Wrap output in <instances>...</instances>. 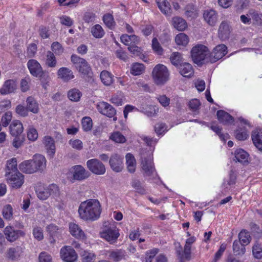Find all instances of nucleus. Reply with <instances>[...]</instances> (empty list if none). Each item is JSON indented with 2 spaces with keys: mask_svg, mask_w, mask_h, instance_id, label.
Segmentation results:
<instances>
[{
  "mask_svg": "<svg viewBox=\"0 0 262 262\" xmlns=\"http://www.w3.org/2000/svg\"><path fill=\"white\" fill-rule=\"evenodd\" d=\"M119 235L118 230L114 226L109 227L101 233V236L110 243L115 242Z\"/></svg>",
  "mask_w": 262,
  "mask_h": 262,
  "instance_id": "15",
  "label": "nucleus"
},
{
  "mask_svg": "<svg viewBox=\"0 0 262 262\" xmlns=\"http://www.w3.org/2000/svg\"><path fill=\"white\" fill-rule=\"evenodd\" d=\"M126 165L128 171L130 173H134L136 170V161L134 156L128 153L126 155Z\"/></svg>",
  "mask_w": 262,
  "mask_h": 262,
  "instance_id": "37",
  "label": "nucleus"
},
{
  "mask_svg": "<svg viewBox=\"0 0 262 262\" xmlns=\"http://www.w3.org/2000/svg\"><path fill=\"white\" fill-rule=\"evenodd\" d=\"M175 41L177 45L185 46L188 43V37L185 34L181 33L176 36Z\"/></svg>",
  "mask_w": 262,
  "mask_h": 262,
  "instance_id": "49",
  "label": "nucleus"
},
{
  "mask_svg": "<svg viewBox=\"0 0 262 262\" xmlns=\"http://www.w3.org/2000/svg\"><path fill=\"white\" fill-rule=\"evenodd\" d=\"M132 186L136 190V192L141 194L145 193V189L142 185L141 182L138 179L133 180L131 183Z\"/></svg>",
  "mask_w": 262,
  "mask_h": 262,
  "instance_id": "48",
  "label": "nucleus"
},
{
  "mask_svg": "<svg viewBox=\"0 0 262 262\" xmlns=\"http://www.w3.org/2000/svg\"><path fill=\"white\" fill-rule=\"evenodd\" d=\"M5 177L7 183L13 188H19L24 183V176L19 172L13 173H10V172H9Z\"/></svg>",
  "mask_w": 262,
  "mask_h": 262,
  "instance_id": "7",
  "label": "nucleus"
},
{
  "mask_svg": "<svg viewBox=\"0 0 262 262\" xmlns=\"http://www.w3.org/2000/svg\"><path fill=\"white\" fill-rule=\"evenodd\" d=\"M216 115L219 121L224 125H229L233 123V117L224 110H219Z\"/></svg>",
  "mask_w": 262,
  "mask_h": 262,
  "instance_id": "22",
  "label": "nucleus"
},
{
  "mask_svg": "<svg viewBox=\"0 0 262 262\" xmlns=\"http://www.w3.org/2000/svg\"><path fill=\"white\" fill-rule=\"evenodd\" d=\"M4 234L7 240L14 242L21 237H25L26 232L21 230L15 229L14 227L8 226L4 229Z\"/></svg>",
  "mask_w": 262,
  "mask_h": 262,
  "instance_id": "8",
  "label": "nucleus"
},
{
  "mask_svg": "<svg viewBox=\"0 0 262 262\" xmlns=\"http://www.w3.org/2000/svg\"><path fill=\"white\" fill-rule=\"evenodd\" d=\"M36 193L38 199L41 200H46L49 197L47 187L36 190Z\"/></svg>",
  "mask_w": 262,
  "mask_h": 262,
  "instance_id": "55",
  "label": "nucleus"
},
{
  "mask_svg": "<svg viewBox=\"0 0 262 262\" xmlns=\"http://www.w3.org/2000/svg\"><path fill=\"white\" fill-rule=\"evenodd\" d=\"M178 69L180 74L185 77H190L194 73L192 66L187 62L180 64Z\"/></svg>",
  "mask_w": 262,
  "mask_h": 262,
  "instance_id": "27",
  "label": "nucleus"
},
{
  "mask_svg": "<svg viewBox=\"0 0 262 262\" xmlns=\"http://www.w3.org/2000/svg\"><path fill=\"white\" fill-rule=\"evenodd\" d=\"M60 255L62 259L66 262H73L77 258L75 251L71 247L62 248L60 250Z\"/></svg>",
  "mask_w": 262,
  "mask_h": 262,
  "instance_id": "14",
  "label": "nucleus"
},
{
  "mask_svg": "<svg viewBox=\"0 0 262 262\" xmlns=\"http://www.w3.org/2000/svg\"><path fill=\"white\" fill-rule=\"evenodd\" d=\"M100 77L102 82L105 85H111L114 81V76L107 71H102L100 73Z\"/></svg>",
  "mask_w": 262,
  "mask_h": 262,
  "instance_id": "34",
  "label": "nucleus"
},
{
  "mask_svg": "<svg viewBox=\"0 0 262 262\" xmlns=\"http://www.w3.org/2000/svg\"><path fill=\"white\" fill-rule=\"evenodd\" d=\"M152 48L158 54L161 55L162 54L163 49L156 38H154L152 40Z\"/></svg>",
  "mask_w": 262,
  "mask_h": 262,
  "instance_id": "63",
  "label": "nucleus"
},
{
  "mask_svg": "<svg viewBox=\"0 0 262 262\" xmlns=\"http://www.w3.org/2000/svg\"><path fill=\"white\" fill-rule=\"evenodd\" d=\"M103 21L108 28L111 29L114 28L115 22L112 14L109 13L105 14L103 17Z\"/></svg>",
  "mask_w": 262,
  "mask_h": 262,
  "instance_id": "47",
  "label": "nucleus"
},
{
  "mask_svg": "<svg viewBox=\"0 0 262 262\" xmlns=\"http://www.w3.org/2000/svg\"><path fill=\"white\" fill-rule=\"evenodd\" d=\"M252 252L255 258L260 259L262 257V248L259 245L256 244L253 247Z\"/></svg>",
  "mask_w": 262,
  "mask_h": 262,
  "instance_id": "62",
  "label": "nucleus"
},
{
  "mask_svg": "<svg viewBox=\"0 0 262 262\" xmlns=\"http://www.w3.org/2000/svg\"><path fill=\"white\" fill-rule=\"evenodd\" d=\"M46 228L50 235L49 238V242L51 244H54L56 242V239L58 238L60 236L61 229L57 226L52 224L48 225Z\"/></svg>",
  "mask_w": 262,
  "mask_h": 262,
  "instance_id": "19",
  "label": "nucleus"
},
{
  "mask_svg": "<svg viewBox=\"0 0 262 262\" xmlns=\"http://www.w3.org/2000/svg\"><path fill=\"white\" fill-rule=\"evenodd\" d=\"M9 172L10 173L19 172L17 167V160L15 158H13L7 162L5 176H7Z\"/></svg>",
  "mask_w": 262,
  "mask_h": 262,
  "instance_id": "38",
  "label": "nucleus"
},
{
  "mask_svg": "<svg viewBox=\"0 0 262 262\" xmlns=\"http://www.w3.org/2000/svg\"><path fill=\"white\" fill-rule=\"evenodd\" d=\"M235 134L236 139L240 141L247 139L249 136L247 131L245 129H238L235 131Z\"/></svg>",
  "mask_w": 262,
  "mask_h": 262,
  "instance_id": "56",
  "label": "nucleus"
},
{
  "mask_svg": "<svg viewBox=\"0 0 262 262\" xmlns=\"http://www.w3.org/2000/svg\"><path fill=\"white\" fill-rule=\"evenodd\" d=\"M172 25L178 31H182L187 27V24L183 18L176 16L172 19Z\"/></svg>",
  "mask_w": 262,
  "mask_h": 262,
  "instance_id": "30",
  "label": "nucleus"
},
{
  "mask_svg": "<svg viewBox=\"0 0 262 262\" xmlns=\"http://www.w3.org/2000/svg\"><path fill=\"white\" fill-rule=\"evenodd\" d=\"M2 214L4 219L10 221L13 217V208L10 205H5L2 210Z\"/></svg>",
  "mask_w": 262,
  "mask_h": 262,
  "instance_id": "45",
  "label": "nucleus"
},
{
  "mask_svg": "<svg viewBox=\"0 0 262 262\" xmlns=\"http://www.w3.org/2000/svg\"><path fill=\"white\" fill-rule=\"evenodd\" d=\"M23 129L22 123L18 120L13 121L10 125V131L12 136L21 135Z\"/></svg>",
  "mask_w": 262,
  "mask_h": 262,
  "instance_id": "31",
  "label": "nucleus"
},
{
  "mask_svg": "<svg viewBox=\"0 0 262 262\" xmlns=\"http://www.w3.org/2000/svg\"><path fill=\"white\" fill-rule=\"evenodd\" d=\"M235 159L236 162L243 163L247 161L248 154L243 149H238L235 151Z\"/></svg>",
  "mask_w": 262,
  "mask_h": 262,
  "instance_id": "39",
  "label": "nucleus"
},
{
  "mask_svg": "<svg viewBox=\"0 0 262 262\" xmlns=\"http://www.w3.org/2000/svg\"><path fill=\"white\" fill-rule=\"evenodd\" d=\"M45 64L48 68H54L57 66V61L55 54L51 51L47 52L45 59Z\"/></svg>",
  "mask_w": 262,
  "mask_h": 262,
  "instance_id": "32",
  "label": "nucleus"
},
{
  "mask_svg": "<svg viewBox=\"0 0 262 262\" xmlns=\"http://www.w3.org/2000/svg\"><path fill=\"white\" fill-rule=\"evenodd\" d=\"M123 158L118 154L112 155L109 160L111 169L115 172H119L123 168Z\"/></svg>",
  "mask_w": 262,
  "mask_h": 262,
  "instance_id": "10",
  "label": "nucleus"
},
{
  "mask_svg": "<svg viewBox=\"0 0 262 262\" xmlns=\"http://www.w3.org/2000/svg\"><path fill=\"white\" fill-rule=\"evenodd\" d=\"M39 262H52L51 255L46 252H42L39 256Z\"/></svg>",
  "mask_w": 262,
  "mask_h": 262,
  "instance_id": "64",
  "label": "nucleus"
},
{
  "mask_svg": "<svg viewBox=\"0 0 262 262\" xmlns=\"http://www.w3.org/2000/svg\"><path fill=\"white\" fill-rule=\"evenodd\" d=\"M203 18L211 26H214L217 20V13L213 9H206L203 12Z\"/></svg>",
  "mask_w": 262,
  "mask_h": 262,
  "instance_id": "18",
  "label": "nucleus"
},
{
  "mask_svg": "<svg viewBox=\"0 0 262 262\" xmlns=\"http://www.w3.org/2000/svg\"><path fill=\"white\" fill-rule=\"evenodd\" d=\"M71 59L75 69L83 75V78L88 81L93 79L92 68L85 59L76 55H72Z\"/></svg>",
  "mask_w": 262,
  "mask_h": 262,
  "instance_id": "2",
  "label": "nucleus"
},
{
  "mask_svg": "<svg viewBox=\"0 0 262 262\" xmlns=\"http://www.w3.org/2000/svg\"><path fill=\"white\" fill-rule=\"evenodd\" d=\"M251 138L256 148L262 151V131L257 129L252 131Z\"/></svg>",
  "mask_w": 262,
  "mask_h": 262,
  "instance_id": "25",
  "label": "nucleus"
},
{
  "mask_svg": "<svg viewBox=\"0 0 262 262\" xmlns=\"http://www.w3.org/2000/svg\"><path fill=\"white\" fill-rule=\"evenodd\" d=\"M238 241L245 246L250 243L251 237L249 232L243 230L238 234Z\"/></svg>",
  "mask_w": 262,
  "mask_h": 262,
  "instance_id": "43",
  "label": "nucleus"
},
{
  "mask_svg": "<svg viewBox=\"0 0 262 262\" xmlns=\"http://www.w3.org/2000/svg\"><path fill=\"white\" fill-rule=\"evenodd\" d=\"M92 35L96 38H102L104 34V30L102 27L99 25H96L91 29Z\"/></svg>",
  "mask_w": 262,
  "mask_h": 262,
  "instance_id": "46",
  "label": "nucleus"
},
{
  "mask_svg": "<svg viewBox=\"0 0 262 262\" xmlns=\"http://www.w3.org/2000/svg\"><path fill=\"white\" fill-rule=\"evenodd\" d=\"M47 187L49 196H51L53 198L59 196L60 194V189L57 185L55 184H51L47 186Z\"/></svg>",
  "mask_w": 262,
  "mask_h": 262,
  "instance_id": "42",
  "label": "nucleus"
},
{
  "mask_svg": "<svg viewBox=\"0 0 262 262\" xmlns=\"http://www.w3.org/2000/svg\"><path fill=\"white\" fill-rule=\"evenodd\" d=\"M111 139L117 143H124L126 141L124 136L118 132L113 133Z\"/></svg>",
  "mask_w": 262,
  "mask_h": 262,
  "instance_id": "58",
  "label": "nucleus"
},
{
  "mask_svg": "<svg viewBox=\"0 0 262 262\" xmlns=\"http://www.w3.org/2000/svg\"><path fill=\"white\" fill-rule=\"evenodd\" d=\"M68 175L70 182L74 183L75 181H83L86 179L90 177V173L83 166L77 165L70 168Z\"/></svg>",
  "mask_w": 262,
  "mask_h": 262,
  "instance_id": "5",
  "label": "nucleus"
},
{
  "mask_svg": "<svg viewBox=\"0 0 262 262\" xmlns=\"http://www.w3.org/2000/svg\"><path fill=\"white\" fill-rule=\"evenodd\" d=\"M68 96L70 100L77 102L81 96V93L78 89H72L68 92Z\"/></svg>",
  "mask_w": 262,
  "mask_h": 262,
  "instance_id": "44",
  "label": "nucleus"
},
{
  "mask_svg": "<svg viewBox=\"0 0 262 262\" xmlns=\"http://www.w3.org/2000/svg\"><path fill=\"white\" fill-rule=\"evenodd\" d=\"M15 112L18 115L23 117H25L28 115L27 108L21 104H19L16 107Z\"/></svg>",
  "mask_w": 262,
  "mask_h": 262,
  "instance_id": "60",
  "label": "nucleus"
},
{
  "mask_svg": "<svg viewBox=\"0 0 262 262\" xmlns=\"http://www.w3.org/2000/svg\"><path fill=\"white\" fill-rule=\"evenodd\" d=\"M57 74L58 78L64 82H68L74 78V75L72 70L66 67L59 68Z\"/></svg>",
  "mask_w": 262,
  "mask_h": 262,
  "instance_id": "20",
  "label": "nucleus"
},
{
  "mask_svg": "<svg viewBox=\"0 0 262 262\" xmlns=\"http://www.w3.org/2000/svg\"><path fill=\"white\" fill-rule=\"evenodd\" d=\"M231 31V28L227 21H223L221 23L219 31L218 36L222 40H225L229 38Z\"/></svg>",
  "mask_w": 262,
  "mask_h": 262,
  "instance_id": "17",
  "label": "nucleus"
},
{
  "mask_svg": "<svg viewBox=\"0 0 262 262\" xmlns=\"http://www.w3.org/2000/svg\"><path fill=\"white\" fill-rule=\"evenodd\" d=\"M233 251L236 255H243L246 251L245 245L240 241L235 240L233 244Z\"/></svg>",
  "mask_w": 262,
  "mask_h": 262,
  "instance_id": "41",
  "label": "nucleus"
},
{
  "mask_svg": "<svg viewBox=\"0 0 262 262\" xmlns=\"http://www.w3.org/2000/svg\"><path fill=\"white\" fill-rule=\"evenodd\" d=\"M156 2L158 7L163 14L167 16L171 15V5L167 0H156Z\"/></svg>",
  "mask_w": 262,
  "mask_h": 262,
  "instance_id": "23",
  "label": "nucleus"
},
{
  "mask_svg": "<svg viewBox=\"0 0 262 262\" xmlns=\"http://www.w3.org/2000/svg\"><path fill=\"white\" fill-rule=\"evenodd\" d=\"M249 14L251 18L255 23L259 26H262V13L255 11H250Z\"/></svg>",
  "mask_w": 262,
  "mask_h": 262,
  "instance_id": "52",
  "label": "nucleus"
},
{
  "mask_svg": "<svg viewBox=\"0 0 262 262\" xmlns=\"http://www.w3.org/2000/svg\"><path fill=\"white\" fill-rule=\"evenodd\" d=\"M69 231L72 236L78 239H84L85 234L80 227L74 223L69 224Z\"/></svg>",
  "mask_w": 262,
  "mask_h": 262,
  "instance_id": "21",
  "label": "nucleus"
},
{
  "mask_svg": "<svg viewBox=\"0 0 262 262\" xmlns=\"http://www.w3.org/2000/svg\"><path fill=\"white\" fill-rule=\"evenodd\" d=\"M26 102L28 111L34 114H37L38 112V104L33 97L31 96L28 97L27 98Z\"/></svg>",
  "mask_w": 262,
  "mask_h": 262,
  "instance_id": "36",
  "label": "nucleus"
},
{
  "mask_svg": "<svg viewBox=\"0 0 262 262\" xmlns=\"http://www.w3.org/2000/svg\"><path fill=\"white\" fill-rule=\"evenodd\" d=\"M142 168L144 171V175L150 176L155 171L152 160L150 156L141 157Z\"/></svg>",
  "mask_w": 262,
  "mask_h": 262,
  "instance_id": "12",
  "label": "nucleus"
},
{
  "mask_svg": "<svg viewBox=\"0 0 262 262\" xmlns=\"http://www.w3.org/2000/svg\"><path fill=\"white\" fill-rule=\"evenodd\" d=\"M210 53L208 48L202 45H198L192 48L191 55L193 62L197 64H202L209 61Z\"/></svg>",
  "mask_w": 262,
  "mask_h": 262,
  "instance_id": "3",
  "label": "nucleus"
},
{
  "mask_svg": "<svg viewBox=\"0 0 262 262\" xmlns=\"http://www.w3.org/2000/svg\"><path fill=\"white\" fill-rule=\"evenodd\" d=\"M86 166L90 171L97 175H102L106 172L105 165L97 159L89 160Z\"/></svg>",
  "mask_w": 262,
  "mask_h": 262,
  "instance_id": "6",
  "label": "nucleus"
},
{
  "mask_svg": "<svg viewBox=\"0 0 262 262\" xmlns=\"http://www.w3.org/2000/svg\"><path fill=\"white\" fill-rule=\"evenodd\" d=\"M14 138L13 139L12 142L13 146L16 148H18L20 147L24 140V136L22 135H14Z\"/></svg>",
  "mask_w": 262,
  "mask_h": 262,
  "instance_id": "57",
  "label": "nucleus"
},
{
  "mask_svg": "<svg viewBox=\"0 0 262 262\" xmlns=\"http://www.w3.org/2000/svg\"><path fill=\"white\" fill-rule=\"evenodd\" d=\"M158 252L159 250L157 248L147 251L146 253L145 262H152V259Z\"/></svg>",
  "mask_w": 262,
  "mask_h": 262,
  "instance_id": "61",
  "label": "nucleus"
},
{
  "mask_svg": "<svg viewBox=\"0 0 262 262\" xmlns=\"http://www.w3.org/2000/svg\"><path fill=\"white\" fill-rule=\"evenodd\" d=\"M33 165L36 168V172L42 170L46 166V159L41 155H35L32 159Z\"/></svg>",
  "mask_w": 262,
  "mask_h": 262,
  "instance_id": "29",
  "label": "nucleus"
},
{
  "mask_svg": "<svg viewBox=\"0 0 262 262\" xmlns=\"http://www.w3.org/2000/svg\"><path fill=\"white\" fill-rule=\"evenodd\" d=\"M43 144L50 157H52L55 152V146L54 139L50 136H45L43 141Z\"/></svg>",
  "mask_w": 262,
  "mask_h": 262,
  "instance_id": "26",
  "label": "nucleus"
},
{
  "mask_svg": "<svg viewBox=\"0 0 262 262\" xmlns=\"http://www.w3.org/2000/svg\"><path fill=\"white\" fill-rule=\"evenodd\" d=\"M19 168L22 172L28 174L36 172V168L33 165L32 160L23 161L19 165Z\"/></svg>",
  "mask_w": 262,
  "mask_h": 262,
  "instance_id": "24",
  "label": "nucleus"
},
{
  "mask_svg": "<svg viewBox=\"0 0 262 262\" xmlns=\"http://www.w3.org/2000/svg\"><path fill=\"white\" fill-rule=\"evenodd\" d=\"M17 89V83L13 79H8L4 82L0 89V93L5 95L15 92Z\"/></svg>",
  "mask_w": 262,
  "mask_h": 262,
  "instance_id": "16",
  "label": "nucleus"
},
{
  "mask_svg": "<svg viewBox=\"0 0 262 262\" xmlns=\"http://www.w3.org/2000/svg\"><path fill=\"white\" fill-rule=\"evenodd\" d=\"M109 257L115 262L126 259V253L124 250H117L110 252Z\"/></svg>",
  "mask_w": 262,
  "mask_h": 262,
  "instance_id": "33",
  "label": "nucleus"
},
{
  "mask_svg": "<svg viewBox=\"0 0 262 262\" xmlns=\"http://www.w3.org/2000/svg\"><path fill=\"white\" fill-rule=\"evenodd\" d=\"M120 39L123 43L127 46L132 43H138L140 41L139 37L135 35L123 34L121 35Z\"/></svg>",
  "mask_w": 262,
  "mask_h": 262,
  "instance_id": "35",
  "label": "nucleus"
},
{
  "mask_svg": "<svg viewBox=\"0 0 262 262\" xmlns=\"http://www.w3.org/2000/svg\"><path fill=\"white\" fill-rule=\"evenodd\" d=\"M97 108L101 114L110 118L113 117L116 114L115 108L106 102H99L97 104Z\"/></svg>",
  "mask_w": 262,
  "mask_h": 262,
  "instance_id": "11",
  "label": "nucleus"
},
{
  "mask_svg": "<svg viewBox=\"0 0 262 262\" xmlns=\"http://www.w3.org/2000/svg\"><path fill=\"white\" fill-rule=\"evenodd\" d=\"M170 61L171 63L179 68V66L181 61L182 57L181 54L179 52H174L170 56Z\"/></svg>",
  "mask_w": 262,
  "mask_h": 262,
  "instance_id": "53",
  "label": "nucleus"
},
{
  "mask_svg": "<svg viewBox=\"0 0 262 262\" xmlns=\"http://www.w3.org/2000/svg\"><path fill=\"white\" fill-rule=\"evenodd\" d=\"M28 68L30 73L34 77H41L43 71L40 64L35 59H30L27 63Z\"/></svg>",
  "mask_w": 262,
  "mask_h": 262,
  "instance_id": "13",
  "label": "nucleus"
},
{
  "mask_svg": "<svg viewBox=\"0 0 262 262\" xmlns=\"http://www.w3.org/2000/svg\"><path fill=\"white\" fill-rule=\"evenodd\" d=\"M82 126L83 129L85 131H90L92 128V120L89 117H85L82 119Z\"/></svg>",
  "mask_w": 262,
  "mask_h": 262,
  "instance_id": "51",
  "label": "nucleus"
},
{
  "mask_svg": "<svg viewBox=\"0 0 262 262\" xmlns=\"http://www.w3.org/2000/svg\"><path fill=\"white\" fill-rule=\"evenodd\" d=\"M152 76L156 84L163 85L169 79V73L166 66L158 64L153 69Z\"/></svg>",
  "mask_w": 262,
  "mask_h": 262,
  "instance_id": "4",
  "label": "nucleus"
},
{
  "mask_svg": "<svg viewBox=\"0 0 262 262\" xmlns=\"http://www.w3.org/2000/svg\"><path fill=\"white\" fill-rule=\"evenodd\" d=\"M23 252V249L19 246L10 248L7 250V256L11 260H16L19 258Z\"/></svg>",
  "mask_w": 262,
  "mask_h": 262,
  "instance_id": "28",
  "label": "nucleus"
},
{
  "mask_svg": "<svg viewBox=\"0 0 262 262\" xmlns=\"http://www.w3.org/2000/svg\"><path fill=\"white\" fill-rule=\"evenodd\" d=\"M145 71V66L143 64L136 62L134 63L131 67L130 73L135 76L142 74Z\"/></svg>",
  "mask_w": 262,
  "mask_h": 262,
  "instance_id": "40",
  "label": "nucleus"
},
{
  "mask_svg": "<svg viewBox=\"0 0 262 262\" xmlns=\"http://www.w3.org/2000/svg\"><path fill=\"white\" fill-rule=\"evenodd\" d=\"M52 52L56 55H60L63 52V48L58 42H54L51 45Z\"/></svg>",
  "mask_w": 262,
  "mask_h": 262,
  "instance_id": "54",
  "label": "nucleus"
},
{
  "mask_svg": "<svg viewBox=\"0 0 262 262\" xmlns=\"http://www.w3.org/2000/svg\"><path fill=\"white\" fill-rule=\"evenodd\" d=\"M123 96L121 93H117L113 95L111 99L112 103L119 106L121 105L123 103Z\"/></svg>",
  "mask_w": 262,
  "mask_h": 262,
  "instance_id": "59",
  "label": "nucleus"
},
{
  "mask_svg": "<svg viewBox=\"0 0 262 262\" xmlns=\"http://www.w3.org/2000/svg\"><path fill=\"white\" fill-rule=\"evenodd\" d=\"M101 212L100 203L95 199H90L81 202L78 208L79 217L84 221L97 220L100 217Z\"/></svg>",
  "mask_w": 262,
  "mask_h": 262,
  "instance_id": "1",
  "label": "nucleus"
},
{
  "mask_svg": "<svg viewBox=\"0 0 262 262\" xmlns=\"http://www.w3.org/2000/svg\"><path fill=\"white\" fill-rule=\"evenodd\" d=\"M82 262H94L96 255L95 254L86 251H82L80 253Z\"/></svg>",
  "mask_w": 262,
  "mask_h": 262,
  "instance_id": "50",
  "label": "nucleus"
},
{
  "mask_svg": "<svg viewBox=\"0 0 262 262\" xmlns=\"http://www.w3.org/2000/svg\"><path fill=\"white\" fill-rule=\"evenodd\" d=\"M227 52V47L225 45H219L213 49L212 52L210 53L209 61L214 63L225 56Z\"/></svg>",
  "mask_w": 262,
  "mask_h": 262,
  "instance_id": "9",
  "label": "nucleus"
}]
</instances>
